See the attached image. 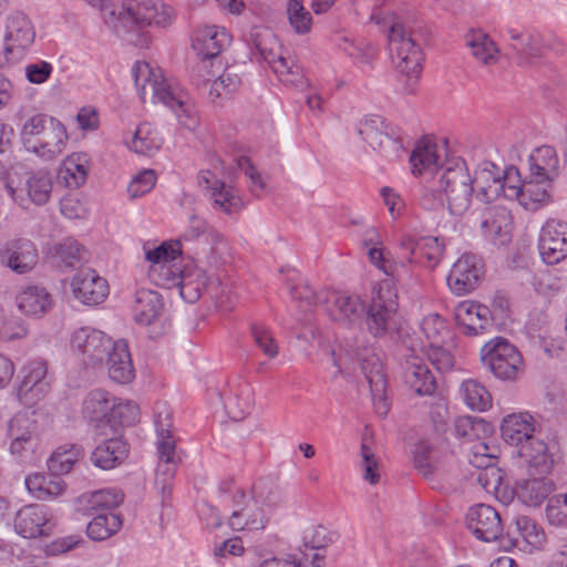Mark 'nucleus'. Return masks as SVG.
Listing matches in <instances>:
<instances>
[{
    "mask_svg": "<svg viewBox=\"0 0 567 567\" xmlns=\"http://www.w3.org/2000/svg\"><path fill=\"white\" fill-rule=\"evenodd\" d=\"M473 179L465 161L447 158L436 171V176L422 189L421 204L426 209H436L446 204L455 216L464 215L472 204Z\"/></svg>",
    "mask_w": 567,
    "mask_h": 567,
    "instance_id": "f257e3e1",
    "label": "nucleus"
},
{
    "mask_svg": "<svg viewBox=\"0 0 567 567\" xmlns=\"http://www.w3.org/2000/svg\"><path fill=\"white\" fill-rule=\"evenodd\" d=\"M132 74L143 102H161L175 112L185 128L195 131L198 127V112L189 101L188 94L176 81L165 78L162 69H154L147 62L137 61L133 65Z\"/></svg>",
    "mask_w": 567,
    "mask_h": 567,
    "instance_id": "f03ea898",
    "label": "nucleus"
},
{
    "mask_svg": "<svg viewBox=\"0 0 567 567\" xmlns=\"http://www.w3.org/2000/svg\"><path fill=\"white\" fill-rule=\"evenodd\" d=\"M20 140L24 150L44 161L60 156L68 144L65 126L55 117L34 114L28 117L21 130Z\"/></svg>",
    "mask_w": 567,
    "mask_h": 567,
    "instance_id": "7ed1b4c3",
    "label": "nucleus"
},
{
    "mask_svg": "<svg viewBox=\"0 0 567 567\" xmlns=\"http://www.w3.org/2000/svg\"><path fill=\"white\" fill-rule=\"evenodd\" d=\"M102 18L117 33L132 32L135 27L171 24L173 9L165 4L158 6L152 0H125L118 10L113 7L103 8Z\"/></svg>",
    "mask_w": 567,
    "mask_h": 567,
    "instance_id": "20e7f679",
    "label": "nucleus"
},
{
    "mask_svg": "<svg viewBox=\"0 0 567 567\" xmlns=\"http://www.w3.org/2000/svg\"><path fill=\"white\" fill-rule=\"evenodd\" d=\"M223 502L230 506L229 526L234 530H260L265 528L267 518L258 503L248 497L244 488L234 480H226L219 484Z\"/></svg>",
    "mask_w": 567,
    "mask_h": 567,
    "instance_id": "39448f33",
    "label": "nucleus"
},
{
    "mask_svg": "<svg viewBox=\"0 0 567 567\" xmlns=\"http://www.w3.org/2000/svg\"><path fill=\"white\" fill-rule=\"evenodd\" d=\"M398 307V293L391 280H382L373 287L365 312L367 326L373 337H383L395 328Z\"/></svg>",
    "mask_w": 567,
    "mask_h": 567,
    "instance_id": "423d86ee",
    "label": "nucleus"
},
{
    "mask_svg": "<svg viewBox=\"0 0 567 567\" xmlns=\"http://www.w3.org/2000/svg\"><path fill=\"white\" fill-rule=\"evenodd\" d=\"M483 365L503 381H514L523 372V357L508 340L497 337L481 350Z\"/></svg>",
    "mask_w": 567,
    "mask_h": 567,
    "instance_id": "0eeeda50",
    "label": "nucleus"
},
{
    "mask_svg": "<svg viewBox=\"0 0 567 567\" xmlns=\"http://www.w3.org/2000/svg\"><path fill=\"white\" fill-rule=\"evenodd\" d=\"M358 134L383 157L393 161L403 152L400 130L380 115H369L358 125Z\"/></svg>",
    "mask_w": 567,
    "mask_h": 567,
    "instance_id": "6e6552de",
    "label": "nucleus"
},
{
    "mask_svg": "<svg viewBox=\"0 0 567 567\" xmlns=\"http://www.w3.org/2000/svg\"><path fill=\"white\" fill-rule=\"evenodd\" d=\"M389 51L393 65L409 79H417L422 72L421 47L401 23L392 24L389 32Z\"/></svg>",
    "mask_w": 567,
    "mask_h": 567,
    "instance_id": "1a4fd4ad",
    "label": "nucleus"
},
{
    "mask_svg": "<svg viewBox=\"0 0 567 567\" xmlns=\"http://www.w3.org/2000/svg\"><path fill=\"white\" fill-rule=\"evenodd\" d=\"M52 177L45 169L25 173L23 182L16 183L8 178L4 187L12 200L28 209L30 204L38 206L48 203L52 192Z\"/></svg>",
    "mask_w": 567,
    "mask_h": 567,
    "instance_id": "9d476101",
    "label": "nucleus"
},
{
    "mask_svg": "<svg viewBox=\"0 0 567 567\" xmlns=\"http://www.w3.org/2000/svg\"><path fill=\"white\" fill-rule=\"evenodd\" d=\"M269 44L267 45L265 41H259L256 43V50L279 80L299 90L308 87L309 82L305 78L302 68L292 58L285 56L282 47L274 38Z\"/></svg>",
    "mask_w": 567,
    "mask_h": 567,
    "instance_id": "9b49d317",
    "label": "nucleus"
},
{
    "mask_svg": "<svg viewBox=\"0 0 567 567\" xmlns=\"http://www.w3.org/2000/svg\"><path fill=\"white\" fill-rule=\"evenodd\" d=\"M35 39L33 23L23 12H14L7 18L4 32V55L8 61L20 60Z\"/></svg>",
    "mask_w": 567,
    "mask_h": 567,
    "instance_id": "f8f14e48",
    "label": "nucleus"
},
{
    "mask_svg": "<svg viewBox=\"0 0 567 567\" xmlns=\"http://www.w3.org/2000/svg\"><path fill=\"white\" fill-rule=\"evenodd\" d=\"M349 353L361 363V370L369 383L372 398L378 400L375 402L377 412L380 415H385L388 413V404L384 399L386 379L382 362L368 347H355L349 350Z\"/></svg>",
    "mask_w": 567,
    "mask_h": 567,
    "instance_id": "ddd939ff",
    "label": "nucleus"
},
{
    "mask_svg": "<svg viewBox=\"0 0 567 567\" xmlns=\"http://www.w3.org/2000/svg\"><path fill=\"white\" fill-rule=\"evenodd\" d=\"M503 37L506 41L505 54L518 65H532L543 55V40L534 31L508 29Z\"/></svg>",
    "mask_w": 567,
    "mask_h": 567,
    "instance_id": "4468645a",
    "label": "nucleus"
},
{
    "mask_svg": "<svg viewBox=\"0 0 567 567\" xmlns=\"http://www.w3.org/2000/svg\"><path fill=\"white\" fill-rule=\"evenodd\" d=\"M52 512L44 505L30 504L16 514L14 528L24 538L49 536L55 527Z\"/></svg>",
    "mask_w": 567,
    "mask_h": 567,
    "instance_id": "2eb2a0df",
    "label": "nucleus"
},
{
    "mask_svg": "<svg viewBox=\"0 0 567 567\" xmlns=\"http://www.w3.org/2000/svg\"><path fill=\"white\" fill-rule=\"evenodd\" d=\"M538 251L547 265H556L567 257V223L548 219L539 231Z\"/></svg>",
    "mask_w": 567,
    "mask_h": 567,
    "instance_id": "dca6fc26",
    "label": "nucleus"
},
{
    "mask_svg": "<svg viewBox=\"0 0 567 567\" xmlns=\"http://www.w3.org/2000/svg\"><path fill=\"white\" fill-rule=\"evenodd\" d=\"M111 411H136L133 402H121L104 390H92L83 400L82 415L95 426L110 422Z\"/></svg>",
    "mask_w": 567,
    "mask_h": 567,
    "instance_id": "f3484780",
    "label": "nucleus"
},
{
    "mask_svg": "<svg viewBox=\"0 0 567 567\" xmlns=\"http://www.w3.org/2000/svg\"><path fill=\"white\" fill-rule=\"evenodd\" d=\"M482 275L481 259L473 254H464L452 266L446 282L454 295L464 296L477 287Z\"/></svg>",
    "mask_w": 567,
    "mask_h": 567,
    "instance_id": "a211bd4d",
    "label": "nucleus"
},
{
    "mask_svg": "<svg viewBox=\"0 0 567 567\" xmlns=\"http://www.w3.org/2000/svg\"><path fill=\"white\" fill-rule=\"evenodd\" d=\"M154 426L158 460L181 461L173 427V412L166 402L155 403Z\"/></svg>",
    "mask_w": 567,
    "mask_h": 567,
    "instance_id": "6ab92c4d",
    "label": "nucleus"
},
{
    "mask_svg": "<svg viewBox=\"0 0 567 567\" xmlns=\"http://www.w3.org/2000/svg\"><path fill=\"white\" fill-rule=\"evenodd\" d=\"M72 293L85 306H97L109 296V284L94 269L79 270L71 280Z\"/></svg>",
    "mask_w": 567,
    "mask_h": 567,
    "instance_id": "aec40b11",
    "label": "nucleus"
},
{
    "mask_svg": "<svg viewBox=\"0 0 567 567\" xmlns=\"http://www.w3.org/2000/svg\"><path fill=\"white\" fill-rule=\"evenodd\" d=\"M481 230L493 246L503 247L512 241L513 217L504 206L488 207L483 212Z\"/></svg>",
    "mask_w": 567,
    "mask_h": 567,
    "instance_id": "412c9836",
    "label": "nucleus"
},
{
    "mask_svg": "<svg viewBox=\"0 0 567 567\" xmlns=\"http://www.w3.org/2000/svg\"><path fill=\"white\" fill-rule=\"evenodd\" d=\"M326 303H332L328 307L330 317L347 327L361 323L367 312L365 301L357 293L329 291Z\"/></svg>",
    "mask_w": 567,
    "mask_h": 567,
    "instance_id": "4be33fe9",
    "label": "nucleus"
},
{
    "mask_svg": "<svg viewBox=\"0 0 567 567\" xmlns=\"http://www.w3.org/2000/svg\"><path fill=\"white\" fill-rule=\"evenodd\" d=\"M466 524L477 539L486 543L497 540L503 533V524L498 512L485 504H477L470 508Z\"/></svg>",
    "mask_w": 567,
    "mask_h": 567,
    "instance_id": "5701e85b",
    "label": "nucleus"
},
{
    "mask_svg": "<svg viewBox=\"0 0 567 567\" xmlns=\"http://www.w3.org/2000/svg\"><path fill=\"white\" fill-rule=\"evenodd\" d=\"M38 249L25 238H18L6 244L0 250V261L17 274H27L38 264Z\"/></svg>",
    "mask_w": 567,
    "mask_h": 567,
    "instance_id": "b1692460",
    "label": "nucleus"
},
{
    "mask_svg": "<svg viewBox=\"0 0 567 567\" xmlns=\"http://www.w3.org/2000/svg\"><path fill=\"white\" fill-rule=\"evenodd\" d=\"M455 319L466 336H478L493 327L488 307L475 301L460 302L455 309Z\"/></svg>",
    "mask_w": 567,
    "mask_h": 567,
    "instance_id": "393cba45",
    "label": "nucleus"
},
{
    "mask_svg": "<svg viewBox=\"0 0 567 567\" xmlns=\"http://www.w3.org/2000/svg\"><path fill=\"white\" fill-rule=\"evenodd\" d=\"M231 42L226 28L206 25L196 30L192 47L202 59L218 56Z\"/></svg>",
    "mask_w": 567,
    "mask_h": 567,
    "instance_id": "a878e982",
    "label": "nucleus"
},
{
    "mask_svg": "<svg viewBox=\"0 0 567 567\" xmlns=\"http://www.w3.org/2000/svg\"><path fill=\"white\" fill-rule=\"evenodd\" d=\"M402 377L405 384L419 395H430L435 391V379L427 364L419 355H406L402 364Z\"/></svg>",
    "mask_w": 567,
    "mask_h": 567,
    "instance_id": "bb28decb",
    "label": "nucleus"
},
{
    "mask_svg": "<svg viewBox=\"0 0 567 567\" xmlns=\"http://www.w3.org/2000/svg\"><path fill=\"white\" fill-rule=\"evenodd\" d=\"M71 347L86 357L87 362H94L102 359L103 354L111 347V340L100 330L83 327L73 332Z\"/></svg>",
    "mask_w": 567,
    "mask_h": 567,
    "instance_id": "cd10ccee",
    "label": "nucleus"
},
{
    "mask_svg": "<svg viewBox=\"0 0 567 567\" xmlns=\"http://www.w3.org/2000/svg\"><path fill=\"white\" fill-rule=\"evenodd\" d=\"M517 454L527 465L529 475H547L551 471L553 456L546 443L534 434L517 450Z\"/></svg>",
    "mask_w": 567,
    "mask_h": 567,
    "instance_id": "c85d7f7f",
    "label": "nucleus"
},
{
    "mask_svg": "<svg viewBox=\"0 0 567 567\" xmlns=\"http://www.w3.org/2000/svg\"><path fill=\"white\" fill-rule=\"evenodd\" d=\"M107 354L109 377L116 383L126 384L131 382L135 375L128 344L125 340L111 342Z\"/></svg>",
    "mask_w": 567,
    "mask_h": 567,
    "instance_id": "c756f323",
    "label": "nucleus"
},
{
    "mask_svg": "<svg viewBox=\"0 0 567 567\" xmlns=\"http://www.w3.org/2000/svg\"><path fill=\"white\" fill-rule=\"evenodd\" d=\"M213 177L209 171L199 174V184H205L212 190L210 197L214 200V208L221 210L227 215L239 212L244 204L236 190L218 179L210 181Z\"/></svg>",
    "mask_w": 567,
    "mask_h": 567,
    "instance_id": "7c9ffc66",
    "label": "nucleus"
},
{
    "mask_svg": "<svg viewBox=\"0 0 567 567\" xmlns=\"http://www.w3.org/2000/svg\"><path fill=\"white\" fill-rule=\"evenodd\" d=\"M559 159L553 146L537 147L528 157V171L530 178L546 183L558 176Z\"/></svg>",
    "mask_w": 567,
    "mask_h": 567,
    "instance_id": "2f4dec72",
    "label": "nucleus"
},
{
    "mask_svg": "<svg viewBox=\"0 0 567 567\" xmlns=\"http://www.w3.org/2000/svg\"><path fill=\"white\" fill-rule=\"evenodd\" d=\"M124 499V494L116 488H103L86 492L75 499L76 512L91 515L95 511L110 509L118 506Z\"/></svg>",
    "mask_w": 567,
    "mask_h": 567,
    "instance_id": "473e14b6",
    "label": "nucleus"
},
{
    "mask_svg": "<svg viewBox=\"0 0 567 567\" xmlns=\"http://www.w3.org/2000/svg\"><path fill=\"white\" fill-rule=\"evenodd\" d=\"M21 381L18 386V395L20 398L28 395L30 392L42 395L49 389L47 380L48 364L42 359H34L28 362L20 371Z\"/></svg>",
    "mask_w": 567,
    "mask_h": 567,
    "instance_id": "72a5a7b5",
    "label": "nucleus"
},
{
    "mask_svg": "<svg viewBox=\"0 0 567 567\" xmlns=\"http://www.w3.org/2000/svg\"><path fill=\"white\" fill-rule=\"evenodd\" d=\"M501 171L492 162H483L472 177L473 186L476 185V197L484 203L497 199L502 193L499 184Z\"/></svg>",
    "mask_w": 567,
    "mask_h": 567,
    "instance_id": "f704fd0d",
    "label": "nucleus"
},
{
    "mask_svg": "<svg viewBox=\"0 0 567 567\" xmlns=\"http://www.w3.org/2000/svg\"><path fill=\"white\" fill-rule=\"evenodd\" d=\"M286 281L291 298L298 302V307L303 312L311 311L315 307L326 303L328 300V290L316 292L310 286L301 282L300 275L296 270L288 272Z\"/></svg>",
    "mask_w": 567,
    "mask_h": 567,
    "instance_id": "c9c22d12",
    "label": "nucleus"
},
{
    "mask_svg": "<svg viewBox=\"0 0 567 567\" xmlns=\"http://www.w3.org/2000/svg\"><path fill=\"white\" fill-rule=\"evenodd\" d=\"M128 455V444L121 437H112L100 443L91 453L92 463L102 470H112Z\"/></svg>",
    "mask_w": 567,
    "mask_h": 567,
    "instance_id": "e433bc0d",
    "label": "nucleus"
},
{
    "mask_svg": "<svg viewBox=\"0 0 567 567\" xmlns=\"http://www.w3.org/2000/svg\"><path fill=\"white\" fill-rule=\"evenodd\" d=\"M163 309L164 302L157 291L145 288L136 291L133 316L137 323L151 324L162 315Z\"/></svg>",
    "mask_w": 567,
    "mask_h": 567,
    "instance_id": "4c0bfd02",
    "label": "nucleus"
},
{
    "mask_svg": "<svg viewBox=\"0 0 567 567\" xmlns=\"http://www.w3.org/2000/svg\"><path fill=\"white\" fill-rule=\"evenodd\" d=\"M25 487L38 499L50 501L65 492L66 485L59 474L33 473L25 477Z\"/></svg>",
    "mask_w": 567,
    "mask_h": 567,
    "instance_id": "58836bf2",
    "label": "nucleus"
},
{
    "mask_svg": "<svg viewBox=\"0 0 567 567\" xmlns=\"http://www.w3.org/2000/svg\"><path fill=\"white\" fill-rule=\"evenodd\" d=\"M503 440L519 449L534 433L533 417L527 413L511 414L501 425Z\"/></svg>",
    "mask_w": 567,
    "mask_h": 567,
    "instance_id": "ea45409f",
    "label": "nucleus"
},
{
    "mask_svg": "<svg viewBox=\"0 0 567 567\" xmlns=\"http://www.w3.org/2000/svg\"><path fill=\"white\" fill-rule=\"evenodd\" d=\"M226 413L234 421H241L251 413L255 406V392L247 382L235 385L224 402Z\"/></svg>",
    "mask_w": 567,
    "mask_h": 567,
    "instance_id": "a19ab883",
    "label": "nucleus"
},
{
    "mask_svg": "<svg viewBox=\"0 0 567 567\" xmlns=\"http://www.w3.org/2000/svg\"><path fill=\"white\" fill-rule=\"evenodd\" d=\"M208 284L206 271L194 264L183 267L182 278L178 284L181 297L188 303L196 302Z\"/></svg>",
    "mask_w": 567,
    "mask_h": 567,
    "instance_id": "79ce46f5",
    "label": "nucleus"
},
{
    "mask_svg": "<svg viewBox=\"0 0 567 567\" xmlns=\"http://www.w3.org/2000/svg\"><path fill=\"white\" fill-rule=\"evenodd\" d=\"M90 169V156L84 152H76L69 155L59 169V178L69 188H78L86 181Z\"/></svg>",
    "mask_w": 567,
    "mask_h": 567,
    "instance_id": "37998d69",
    "label": "nucleus"
},
{
    "mask_svg": "<svg viewBox=\"0 0 567 567\" xmlns=\"http://www.w3.org/2000/svg\"><path fill=\"white\" fill-rule=\"evenodd\" d=\"M528 480L516 483L514 493L516 497L527 506H537L551 492V483L545 480L546 475H529Z\"/></svg>",
    "mask_w": 567,
    "mask_h": 567,
    "instance_id": "c03bdc74",
    "label": "nucleus"
},
{
    "mask_svg": "<svg viewBox=\"0 0 567 567\" xmlns=\"http://www.w3.org/2000/svg\"><path fill=\"white\" fill-rule=\"evenodd\" d=\"M439 155L436 145L430 141H420L412 152L410 163L414 175L431 174L432 178L436 176V171L441 169L439 165Z\"/></svg>",
    "mask_w": 567,
    "mask_h": 567,
    "instance_id": "a18cd8bd",
    "label": "nucleus"
},
{
    "mask_svg": "<svg viewBox=\"0 0 567 567\" xmlns=\"http://www.w3.org/2000/svg\"><path fill=\"white\" fill-rule=\"evenodd\" d=\"M18 308L27 316H41L51 307V296L45 288L25 287L16 298Z\"/></svg>",
    "mask_w": 567,
    "mask_h": 567,
    "instance_id": "49530a36",
    "label": "nucleus"
},
{
    "mask_svg": "<svg viewBox=\"0 0 567 567\" xmlns=\"http://www.w3.org/2000/svg\"><path fill=\"white\" fill-rule=\"evenodd\" d=\"M125 144L135 153L151 155L162 145V138L150 123L140 124L131 137H125Z\"/></svg>",
    "mask_w": 567,
    "mask_h": 567,
    "instance_id": "de8ad7c7",
    "label": "nucleus"
},
{
    "mask_svg": "<svg viewBox=\"0 0 567 567\" xmlns=\"http://www.w3.org/2000/svg\"><path fill=\"white\" fill-rule=\"evenodd\" d=\"M551 183V181H547L546 183L537 182L535 178H530V175H527L525 177L519 204L528 210H536L540 206L549 203Z\"/></svg>",
    "mask_w": 567,
    "mask_h": 567,
    "instance_id": "09e8293b",
    "label": "nucleus"
},
{
    "mask_svg": "<svg viewBox=\"0 0 567 567\" xmlns=\"http://www.w3.org/2000/svg\"><path fill=\"white\" fill-rule=\"evenodd\" d=\"M465 41L472 54L482 63L493 64L497 61L499 50L487 33L481 30L471 31Z\"/></svg>",
    "mask_w": 567,
    "mask_h": 567,
    "instance_id": "8fccbe9b",
    "label": "nucleus"
},
{
    "mask_svg": "<svg viewBox=\"0 0 567 567\" xmlns=\"http://www.w3.org/2000/svg\"><path fill=\"white\" fill-rule=\"evenodd\" d=\"M460 393L464 403L473 411L484 412L492 406V395L477 380L467 379L462 382Z\"/></svg>",
    "mask_w": 567,
    "mask_h": 567,
    "instance_id": "3c124183",
    "label": "nucleus"
},
{
    "mask_svg": "<svg viewBox=\"0 0 567 567\" xmlns=\"http://www.w3.org/2000/svg\"><path fill=\"white\" fill-rule=\"evenodd\" d=\"M83 455L84 450L81 445L59 446L48 460V468L51 473L61 476L69 473Z\"/></svg>",
    "mask_w": 567,
    "mask_h": 567,
    "instance_id": "603ef678",
    "label": "nucleus"
},
{
    "mask_svg": "<svg viewBox=\"0 0 567 567\" xmlns=\"http://www.w3.org/2000/svg\"><path fill=\"white\" fill-rule=\"evenodd\" d=\"M444 252V241L439 237L427 236L417 239V252L413 264L434 269L441 261Z\"/></svg>",
    "mask_w": 567,
    "mask_h": 567,
    "instance_id": "864d4df0",
    "label": "nucleus"
},
{
    "mask_svg": "<svg viewBox=\"0 0 567 567\" xmlns=\"http://www.w3.org/2000/svg\"><path fill=\"white\" fill-rule=\"evenodd\" d=\"M122 524L118 514L112 512L99 514L87 524L86 534L93 540H104L116 534Z\"/></svg>",
    "mask_w": 567,
    "mask_h": 567,
    "instance_id": "5fc2aeb1",
    "label": "nucleus"
},
{
    "mask_svg": "<svg viewBox=\"0 0 567 567\" xmlns=\"http://www.w3.org/2000/svg\"><path fill=\"white\" fill-rule=\"evenodd\" d=\"M54 257L60 267L74 268L86 260V250L76 240L68 238L56 246Z\"/></svg>",
    "mask_w": 567,
    "mask_h": 567,
    "instance_id": "6e6d98bb",
    "label": "nucleus"
},
{
    "mask_svg": "<svg viewBox=\"0 0 567 567\" xmlns=\"http://www.w3.org/2000/svg\"><path fill=\"white\" fill-rule=\"evenodd\" d=\"M183 268L175 262L164 266H151L148 270L150 279L165 289L177 288L182 278Z\"/></svg>",
    "mask_w": 567,
    "mask_h": 567,
    "instance_id": "4d7b16f0",
    "label": "nucleus"
},
{
    "mask_svg": "<svg viewBox=\"0 0 567 567\" xmlns=\"http://www.w3.org/2000/svg\"><path fill=\"white\" fill-rule=\"evenodd\" d=\"M250 332L254 343L267 358L274 359L277 357L279 346L272 331L267 326L260 322H254L250 326Z\"/></svg>",
    "mask_w": 567,
    "mask_h": 567,
    "instance_id": "13d9d810",
    "label": "nucleus"
},
{
    "mask_svg": "<svg viewBox=\"0 0 567 567\" xmlns=\"http://www.w3.org/2000/svg\"><path fill=\"white\" fill-rule=\"evenodd\" d=\"M487 423L478 417L460 416L454 421V434L456 437L474 441L481 437L487 430Z\"/></svg>",
    "mask_w": 567,
    "mask_h": 567,
    "instance_id": "bf43d9fd",
    "label": "nucleus"
},
{
    "mask_svg": "<svg viewBox=\"0 0 567 567\" xmlns=\"http://www.w3.org/2000/svg\"><path fill=\"white\" fill-rule=\"evenodd\" d=\"M288 20L298 34H306L310 31L312 18L303 7L302 0H289L287 3Z\"/></svg>",
    "mask_w": 567,
    "mask_h": 567,
    "instance_id": "052dcab7",
    "label": "nucleus"
},
{
    "mask_svg": "<svg viewBox=\"0 0 567 567\" xmlns=\"http://www.w3.org/2000/svg\"><path fill=\"white\" fill-rule=\"evenodd\" d=\"M421 331L429 341V347L443 343L445 336L449 334L445 320L437 313H431L422 320Z\"/></svg>",
    "mask_w": 567,
    "mask_h": 567,
    "instance_id": "680f3d73",
    "label": "nucleus"
},
{
    "mask_svg": "<svg viewBox=\"0 0 567 567\" xmlns=\"http://www.w3.org/2000/svg\"><path fill=\"white\" fill-rule=\"evenodd\" d=\"M499 182L503 186L501 196L503 195L505 198L517 199L519 202L525 178L522 179L518 168L509 166L501 172Z\"/></svg>",
    "mask_w": 567,
    "mask_h": 567,
    "instance_id": "e2e57ef3",
    "label": "nucleus"
},
{
    "mask_svg": "<svg viewBox=\"0 0 567 567\" xmlns=\"http://www.w3.org/2000/svg\"><path fill=\"white\" fill-rule=\"evenodd\" d=\"M517 528L522 537L534 548H542L546 543V534L540 525L527 516L517 518Z\"/></svg>",
    "mask_w": 567,
    "mask_h": 567,
    "instance_id": "0e129e2a",
    "label": "nucleus"
},
{
    "mask_svg": "<svg viewBox=\"0 0 567 567\" xmlns=\"http://www.w3.org/2000/svg\"><path fill=\"white\" fill-rule=\"evenodd\" d=\"M360 467L363 472V478L371 485H375L380 481V464L372 449L365 443H361L360 447Z\"/></svg>",
    "mask_w": 567,
    "mask_h": 567,
    "instance_id": "69168bd1",
    "label": "nucleus"
},
{
    "mask_svg": "<svg viewBox=\"0 0 567 567\" xmlns=\"http://www.w3.org/2000/svg\"><path fill=\"white\" fill-rule=\"evenodd\" d=\"M336 536L322 525L310 526L303 532V544L311 550H319L333 543Z\"/></svg>",
    "mask_w": 567,
    "mask_h": 567,
    "instance_id": "338daca9",
    "label": "nucleus"
},
{
    "mask_svg": "<svg viewBox=\"0 0 567 567\" xmlns=\"http://www.w3.org/2000/svg\"><path fill=\"white\" fill-rule=\"evenodd\" d=\"M546 517L553 526L567 527V494L557 495L549 499L546 506Z\"/></svg>",
    "mask_w": 567,
    "mask_h": 567,
    "instance_id": "774afa93",
    "label": "nucleus"
}]
</instances>
